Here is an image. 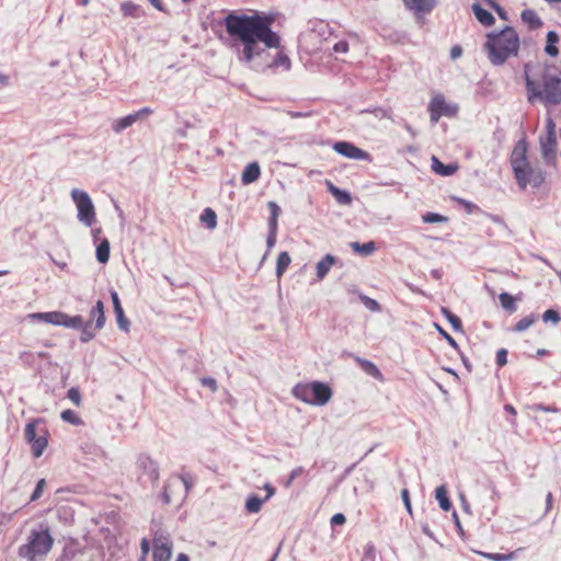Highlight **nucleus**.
Wrapping results in <instances>:
<instances>
[{
  "mask_svg": "<svg viewBox=\"0 0 561 561\" xmlns=\"http://www.w3.org/2000/svg\"><path fill=\"white\" fill-rule=\"evenodd\" d=\"M358 298H359L360 302H362V304H363V305H364L368 310H370V311H373V312H380V311H381V306H380V304H379L377 300H375V299H373V298H370V297H368V296L364 295L363 293H359V294H358Z\"/></svg>",
  "mask_w": 561,
  "mask_h": 561,
  "instance_id": "nucleus-42",
  "label": "nucleus"
},
{
  "mask_svg": "<svg viewBox=\"0 0 561 561\" xmlns=\"http://www.w3.org/2000/svg\"><path fill=\"white\" fill-rule=\"evenodd\" d=\"M42 425H46V422L44 419H34L31 422H28L24 430V437L25 440L31 445L39 435Z\"/></svg>",
  "mask_w": 561,
  "mask_h": 561,
  "instance_id": "nucleus-25",
  "label": "nucleus"
},
{
  "mask_svg": "<svg viewBox=\"0 0 561 561\" xmlns=\"http://www.w3.org/2000/svg\"><path fill=\"white\" fill-rule=\"evenodd\" d=\"M528 144L525 138L519 139L511 153V167L518 186L525 190L527 185L539 188L546 179V173L539 168H533L527 158Z\"/></svg>",
  "mask_w": 561,
  "mask_h": 561,
  "instance_id": "nucleus-4",
  "label": "nucleus"
},
{
  "mask_svg": "<svg viewBox=\"0 0 561 561\" xmlns=\"http://www.w3.org/2000/svg\"><path fill=\"white\" fill-rule=\"evenodd\" d=\"M427 110L430 113L431 123L436 124L443 116H457L459 106L456 103H447L443 94H436L434 98H432Z\"/></svg>",
  "mask_w": 561,
  "mask_h": 561,
  "instance_id": "nucleus-9",
  "label": "nucleus"
},
{
  "mask_svg": "<svg viewBox=\"0 0 561 561\" xmlns=\"http://www.w3.org/2000/svg\"><path fill=\"white\" fill-rule=\"evenodd\" d=\"M61 327L80 331V342L89 343L95 337V332L92 330V321H84L80 314L69 316L64 312Z\"/></svg>",
  "mask_w": 561,
  "mask_h": 561,
  "instance_id": "nucleus-10",
  "label": "nucleus"
},
{
  "mask_svg": "<svg viewBox=\"0 0 561 561\" xmlns=\"http://www.w3.org/2000/svg\"><path fill=\"white\" fill-rule=\"evenodd\" d=\"M472 12L476 19L484 26H491L495 22L493 14L484 9L480 3L476 2L472 4Z\"/></svg>",
  "mask_w": 561,
  "mask_h": 561,
  "instance_id": "nucleus-26",
  "label": "nucleus"
},
{
  "mask_svg": "<svg viewBox=\"0 0 561 561\" xmlns=\"http://www.w3.org/2000/svg\"><path fill=\"white\" fill-rule=\"evenodd\" d=\"M328 191L332 194V196L335 198V201L341 205H350L353 201L352 195L348 191L344 188H340L332 184L331 182H328Z\"/></svg>",
  "mask_w": 561,
  "mask_h": 561,
  "instance_id": "nucleus-28",
  "label": "nucleus"
},
{
  "mask_svg": "<svg viewBox=\"0 0 561 561\" xmlns=\"http://www.w3.org/2000/svg\"><path fill=\"white\" fill-rule=\"evenodd\" d=\"M458 203L463 206L467 214L483 213L478 205L467 199L458 198Z\"/></svg>",
  "mask_w": 561,
  "mask_h": 561,
  "instance_id": "nucleus-52",
  "label": "nucleus"
},
{
  "mask_svg": "<svg viewBox=\"0 0 561 561\" xmlns=\"http://www.w3.org/2000/svg\"><path fill=\"white\" fill-rule=\"evenodd\" d=\"M275 18L272 12L254 11L249 15L231 11L222 19L228 46L241 64L259 72L290 69V58L280 48L279 34L273 30Z\"/></svg>",
  "mask_w": 561,
  "mask_h": 561,
  "instance_id": "nucleus-1",
  "label": "nucleus"
},
{
  "mask_svg": "<svg viewBox=\"0 0 561 561\" xmlns=\"http://www.w3.org/2000/svg\"><path fill=\"white\" fill-rule=\"evenodd\" d=\"M49 432L47 425H42L37 438L31 444V450L34 458H39L48 445Z\"/></svg>",
  "mask_w": 561,
  "mask_h": 561,
  "instance_id": "nucleus-20",
  "label": "nucleus"
},
{
  "mask_svg": "<svg viewBox=\"0 0 561 561\" xmlns=\"http://www.w3.org/2000/svg\"><path fill=\"white\" fill-rule=\"evenodd\" d=\"M377 33L386 41L392 44L404 43L409 35L404 31L396 30L389 25L380 24L376 27Z\"/></svg>",
  "mask_w": 561,
  "mask_h": 561,
  "instance_id": "nucleus-16",
  "label": "nucleus"
},
{
  "mask_svg": "<svg viewBox=\"0 0 561 561\" xmlns=\"http://www.w3.org/2000/svg\"><path fill=\"white\" fill-rule=\"evenodd\" d=\"M519 36L513 26L506 25L499 32L486 34L484 50L493 66H502L510 57L517 56Z\"/></svg>",
  "mask_w": 561,
  "mask_h": 561,
  "instance_id": "nucleus-3",
  "label": "nucleus"
},
{
  "mask_svg": "<svg viewBox=\"0 0 561 561\" xmlns=\"http://www.w3.org/2000/svg\"><path fill=\"white\" fill-rule=\"evenodd\" d=\"M261 175V168L259 162L253 161L247 164L241 174V182L243 185H249L259 180Z\"/></svg>",
  "mask_w": 561,
  "mask_h": 561,
  "instance_id": "nucleus-23",
  "label": "nucleus"
},
{
  "mask_svg": "<svg viewBox=\"0 0 561 561\" xmlns=\"http://www.w3.org/2000/svg\"><path fill=\"white\" fill-rule=\"evenodd\" d=\"M350 49V45L347 41H339L333 45V50L337 54H345Z\"/></svg>",
  "mask_w": 561,
  "mask_h": 561,
  "instance_id": "nucleus-61",
  "label": "nucleus"
},
{
  "mask_svg": "<svg viewBox=\"0 0 561 561\" xmlns=\"http://www.w3.org/2000/svg\"><path fill=\"white\" fill-rule=\"evenodd\" d=\"M121 11L124 16H130V18H139L144 13L141 10V7L131 1L122 2Z\"/></svg>",
  "mask_w": 561,
  "mask_h": 561,
  "instance_id": "nucleus-39",
  "label": "nucleus"
},
{
  "mask_svg": "<svg viewBox=\"0 0 561 561\" xmlns=\"http://www.w3.org/2000/svg\"><path fill=\"white\" fill-rule=\"evenodd\" d=\"M401 499L403 501V504H404V507L407 510V512L412 515V504H411V500H410V492L408 489H403L401 490Z\"/></svg>",
  "mask_w": 561,
  "mask_h": 561,
  "instance_id": "nucleus-59",
  "label": "nucleus"
},
{
  "mask_svg": "<svg viewBox=\"0 0 561 561\" xmlns=\"http://www.w3.org/2000/svg\"><path fill=\"white\" fill-rule=\"evenodd\" d=\"M524 80L529 104L540 103L545 107L561 104V71L554 64L545 62L535 71L530 64H525Z\"/></svg>",
  "mask_w": 561,
  "mask_h": 561,
  "instance_id": "nucleus-2",
  "label": "nucleus"
},
{
  "mask_svg": "<svg viewBox=\"0 0 561 561\" xmlns=\"http://www.w3.org/2000/svg\"><path fill=\"white\" fill-rule=\"evenodd\" d=\"M360 113H371L378 118H385L388 116L387 110H385L380 106H376L373 108H366V110L360 111Z\"/></svg>",
  "mask_w": 561,
  "mask_h": 561,
  "instance_id": "nucleus-58",
  "label": "nucleus"
},
{
  "mask_svg": "<svg viewBox=\"0 0 561 561\" xmlns=\"http://www.w3.org/2000/svg\"><path fill=\"white\" fill-rule=\"evenodd\" d=\"M530 410L534 412H547V413H557L559 409L554 405H546L542 403H535L530 407Z\"/></svg>",
  "mask_w": 561,
  "mask_h": 561,
  "instance_id": "nucleus-53",
  "label": "nucleus"
},
{
  "mask_svg": "<svg viewBox=\"0 0 561 561\" xmlns=\"http://www.w3.org/2000/svg\"><path fill=\"white\" fill-rule=\"evenodd\" d=\"M483 214L497 226L499 234L501 237H503V238L512 237V230L507 227V225L505 224L504 219L501 216L490 214V213H484V211H483Z\"/></svg>",
  "mask_w": 561,
  "mask_h": 561,
  "instance_id": "nucleus-35",
  "label": "nucleus"
},
{
  "mask_svg": "<svg viewBox=\"0 0 561 561\" xmlns=\"http://www.w3.org/2000/svg\"><path fill=\"white\" fill-rule=\"evenodd\" d=\"M84 551L85 547L78 539H65L62 551L56 561H72L77 556L83 554Z\"/></svg>",
  "mask_w": 561,
  "mask_h": 561,
  "instance_id": "nucleus-13",
  "label": "nucleus"
},
{
  "mask_svg": "<svg viewBox=\"0 0 561 561\" xmlns=\"http://www.w3.org/2000/svg\"><path fill=\"white\" fill-rule=\"evenodd\" d=\"M363 369L370 376L375 378H381L382 374L380 369L370 360L368 359H362L360 360Z\"/></svg>",
  "mask_w": 561,
  "mask_h": 561,
  "instance_id": "nucleus-44",
  "label": "nucleus"
},
{
  "mask_svg": "<svg viewBox=\"0 0 561 561\" xmlns=\"http://www.w3.org/2000/svg\"><path fill=\"white\" fill-rule=\"evenodd\" d=\"M53 545L54 538L48 527L33 529L27 537V542L19 547L18 554L27 561H35L37 556L48 554Z\"/></svg>",
  "mask_w": 561,
  "mask_h": 561,
  "instance_id": "nucleus-5",
  "label": "nucleus"
},
{
  "mask_svg": "<svg viewBox=\"0 0 561 561\" xmlns=\"http://www.w3.org/2000/svg\"><path fill=\"white\" fill-rule=\"evenodd\" d=\"M520 18L523 22L527 23L530 30H537L542 26V21L533 9H525L522 11Z\"/></svg>",
  "mask_w": 561,
  "mask_h": 561,
  "instance_id": "nucleus-31",
  "label": "nucleus"
},
{
  "mask_svg": "<svg viewBox=\"0 0 561 561\" xmlns=\"http://www.w3.org/2000/svg\"><path fill=\"white\" fill-rule=\"evenodd\" d=\"M138 471V482L146 486L151 484L154 486L160 478L159 463L148 454H139L136 461Z\"/></svg>",
  "mask_w": 561,
  "mask_h": 561,
  "instance_id": "nucleus-8",
  "label": "nucleus"
},
{
  "mask_svg": "<svg viewBox=\"0 0 561 561\" xmlns=\"http://www.w3.org/2000/svg\"><path fill=\"white\" fill-rule=\"evenodd\" d=\"M290 262H291V259H290V255L288 254V252L283 251L278 254L277 261H276V268H275V274H276L277 278H280L284 275V273L286 272Z\"/></svg>",
  "mask_w": 561,
  "mask_h": 561,
  "instance_id": "nucleus-38",
  "label": "nucleus"
},
{
  "mask_svg": "<svg viewBox=\"0 0 561 561\" xmlns=\"http://www.w3.org/2000/svg\"><path fill=\"white\" fill-rule=\"evenodd\" d=\"M507 350L506 348H500L496 352L495 356V363L499 367H503L507 364Z\"/></svg>",
  "mask_w": 561,
  "mask_h": 561,
  "instance_id": "nucleus-56",
  "label": "nucleus"
},
{
  "mask_svg": "<svg viewBox=\"0 0 561 561\" xmlns=\"http://www.w3.org/2000/svg\"><path fill=\"white\" fill-rule=\"evenodd\" d=\"M331 525L332 527H335V526H342L345 524L346 522V517L344 514L342 513H336L334 514L332 517H331Z\"/></svg>",
  "mask_w": 561,
  "mask_h": 561,
  "instance_id": "nucleus-64",
  "label": "nucleus"
},
{
  "mask_svg": "<svg viewBox=\"0 0 561 561\" xmlns=\"http://www.w3.org/2000/svg\"><path fill=\"white\" fill-rule=\"evenodd\" d=\"M350 247L352 250L363 256H369L376 251V243L374 241H368L365 243H359L357 241L351 242Z\"/></svg>",
  "mask_w": 561,
  "mask_h": 561,
  "instance_id": "nucleus-33",
  "label": "nucleus"
},
{
  "mask_svg": "<svg viewBox=\"0 0 561 561\" xmlns=\"http://www.w3.org/2000/svg\"><path fill=\"white\" fill-rule=\"evenodd\" d=\"M199 381L202 386L209 388L211 392H216L218 389L217 380L213 377H203Z\"/></svg>",
  "mask_w": 561,
  "mask_h": 561,
  "instance_id": "nucleus-57",
  "label": "nucleus"
},
{
  "mask_svg": "<svg viewBox=\"0 0 561 561\" xmlns=\"http://www.w3.org/2000/svg\"><path fill=\"white\" fill-rule=\"evenodd\" d=\"M110 241L107 238H102L100 242L96 244L95 256L99 263L105 264L110 260Z\"/></svg>",
  "mask_w": 561,
  "mask_h": 561,
  "instance_id": "nucleus-32",
  "label": "nucleus"
},
{
  "mask_svg": "<svg viewBox=\"0 0 561 561\" xmlns=\"http://www.w3.org/2000/svg\"><path fill=\"white\" fill-rule=\"evenodd\" d=\"M60 417L64 422L70 423L72 425H80L82 424V420L78 416V414L70 410H64L60 414Z\"/></svg>",
  "mask_w": 561,
  "mask_h": 561,
  "instance_id": "nucleus-46",
  "label": "nucleus"
},
{
  "mask_svg": "<svg viewBox=\"0 0 561 561\" xmlns=\"http://www.w3.org/2000/svg\"><path fill=\"white\" fill-rule=\"evenodd\" d=\"M440 312L444 316V318L450 323L455 332H463L462 322L458 316H456L447 307H442Z\"/></svg>",
  "mask_w": 561,
  "mask_h": 561,
  "instance_id": "nucleus-34",
  "label": "nucleus"
},
{
  "mask_svg": "<svg viewBox=\"0 0 561 561\" xmlns=\"http://www.w3.org/2000/svg\"><path fill=\"white\" fill-rule=\"evenodd\" d=\"M538 320V316L536 313H530L529 316H526L518 320L515 325L512 328V331L514 332H524L529 327H531L536 321Z\"/></svg>",
  "mask_w": 561,
  "mask_h": 561,
  "instance_id": "nucleus-41",
  "label": "nucleus"
},
{
  "mask_svg": "<svg viewBox=\"0 0 561 561\" xmlns=\"http://www.w3.org/2000/svg\"><path fill=\"white\" fill-rule=\"evenodd\" d=\"M89 320L92 321V330L93 332H98L102 330L105 325L106 318L104 312V304L102 300H98L95 305L91 308L89 313Z\"/></svg>",
  "mask_w": 561,
  "mask_h": 561,
  "instance_id": "nucleus-17",
  "label": "nucleus"
},
{
  "mask_svg": "<svg viewBox=\"0 0 561 561\" xmlns=\"http://www.w3.org/2000/svg\"><path fill=\"white\" fill-rule=\"evenodd\" d=\"M304 471L305 469L302 467H296L295 469H293L288 477V480L285 483V486H289L296 478L304 473Z\"/></svg>",
  "mask_w": 561,
  "mask_h": 561,
  "instance_id": "nucleus-62",
  "label": "nucleus"
},
{
  "mask_svg": "<svg viewBox=\"0 0 561 561\" xmlns=\"http://www.w3.org/2000/svg\"><path fill=\"white\" fill-rule=\"evenodd\" d=\"M337 262V257L333 254H325L316 265L317 278L318 280H322L331 267Z\"/></svg>",
  "mask_w": 561,
  "mask_h": 561,
  "instance_id": "nucleus-24",
  "label": "nucleus"
},
{
  "mask_svg": "<svg viewBox=\"0 0 561 561\" xmlns=\"http://www.w3.org/2000/svg\"><path fill=\"white\" fill-rule=\"evenodd\" d=\"M33 320L45 322L48 324L61 327L62 324V311H48V312H35L28 316Z\"/></svg>",
  "mask_w": 561,
  "mask_h": 561,
  "instance_id": "nucleus-22",
  "label": "nucleus"
},
{
  "mask_svg": "<svg viewBox=\"0 0 561 561\" xmlns=\"http://www.w3.org/2000/svg\"><path fill=\"white\" fill-rule=\"evenodd\" d=\"M46 485V480L45 479H39L31 494V497H30V501L31 502H35L37 500H39L43 495V492H44V488Z\"/></svg>",
  "mask_w": 561,
  "mask_h": 561,
  "instance_id": "nucleus-50",
  "label": "nucleus"
},
{
  "mask_svg": "<svg viewBox=\"0 0 561 561\" xmlns=\"http://www.w3.org/2000/svg\"><path fill=\"white\" fill-rule=\"evenodd\" d=\"M291 392L296 399L317 407L327 404L332 398L331 387L322 381L297 383Z\"/></svg>",
  "mask_w": 561,
  "mask_h": 561,
  "instance_id": "nucleus-6",
  "label": "nucleus"
},
{
  "mask_svg": "<svg viewBox=\"0 0 561 561\" xmlns=\"http://www.w3.org/2000/svg\"><path fill=\"white\" fill-rule=\"evenodd\" d=\"M499 299L502 308L508 313H514L517 310L516 298L510 293H501Z\"/></svg>",
  "mask_w": 561,
  "mask_h": 561,
  "instance_id": "nucleus-36",
  "label": "nucleus"
},
{
  "mask_svg": "<svg viewBox=\"0 0 561 561\" xmlns=\"http://www.w3.org/2000/svg\"><path fill=\"white\" fill-rule=\"evenodd\" d=\"M453 520H454V524H455V527L457 529L458 535L461 538H465L466 533H465V530L462 528L461 522H460L459 516H458L456 511L453 512Z\"/></svg>",
  "mask_w": 561,
  "mask_h": 561,
  "instance_id": "nucleus-63",
  "label": "nucleus"
},
{
  "mask_svg": "<svg viewBox=\"0 0 561 561\" xmlns=\"http://www.w3.org/2000/svg\"><path fill=\"white\" fill-rule=\"evenodd\" d=\"M67 398L73 402L77 407L81 403V393L80 390L76 387H72L67 392Z\"/></svg>",
  "mask_w": 561,
  "mask_h": 561,
  "instance_id": "nucleus-54",
  "label": "nucleus"
},
{
  "mask_svg": "<svg viewBox=\"0 0 561 561\" xmlns=\"http://www.w3.org/2000/svg\"><path fill=\"white\" fill-rule=\"evenodd\" d=\"M432 170L440 176H450L458 170L459 165L456 162L445 164L436 156L431 158Z\"/></svg>",
  "mask_w": 561,
  "mask_h": 561,
  "instance_id": "nucleus-21",
  "label": "nucleus"
},
{
  "mask_svg": "<svg viewBox=\"0 0 561 561\" xmlns=\"http://www.w3.org/2000/svg\"><path fill=\"white\" fill-rule=\"evenodd\" d=\"M560 41L559 34L556 31H549L546 35L545 53L550 57L559 56L558 43Z\"/></svg>",
  "mask_w": 561,
  "mask_h": 561,
  "instance_id": "nucleus-27",
  "label": "nucleus"
},
{
  "mask_svg": "<svg viewBox=\"0 0 561 561\" xmlns=\"http://www.w3.org/2000/svg\"><path fill=\"white\" fill-rule=\"evenodd\" d=\"M265 502L266 499H262L256 494H250L245 501V510L251 514L259 513Z\"/></svg>",
  "mask_w": 561,
  "mask_h": 561,
  "instance_id": "nucleus-37",
  "label": "nucleus"
},
{
  "mask_svg": "<svg viewBox=\"0 0 561 561\" xmlns=\"http://www.w3.org/2000/svg\"><path fill=\"white\" fill-rule=\"evenodd\" d=\"M180 479L184 484L186 493L190 492L195 484V478L191 473L185 472L180 474Z\"/></svg>",
  "mask_w": 561,
  "mask_h": 561,
  "instance_id": "nucleus-55",
  "label": "nucleus"
},
{
  "mask_svg": "<svg viewBox=\"0 0 561 561\" xmlns=\"http://www.w3.org/2000/svg\"><path fill=\"white\" fill-rule=\"evenodd\" d=\"M434 327L436 329V331L439 333V335L454 348L456 350L458 353H460V347H459V344L457 343V341L446 331L443 329V327H440L438 323H434Z\"/></svg>",
  "mask_w": 561,
  "mask_h": 561,
  "instance_id": "nucleus-43",
  "label": "nucleus"
},
{
  "mask_svg": "<svg viewBox=\"0 0 561 561\" xmlns=\"http://www.w3.org/2000/svg\"><path fill=\"white\" fill-rule=\"evenodd\" d=\"M268 209H270V217L267 220V227L268 232L273 231V233H277L278 228V217L280 215V207L277 205L276 202H268L267 203Z\"/></svg>",
  "mask_w": 561,
  "mask_h": 561,
  "instance_id": "nucleus-29",
  "label": "nucleus"
},
{
  "mask_svg": "<svg viewBox=\"0 0 561 561\" xmlns=\"http://www.w3.org/2000/svg\"><path fill=\"white\" fill-rule=\"evenodd\" d=\"M140 549H141V556L139 558V561H146L147 556L150 551V543L147 538H142L140 542Z\"/></svg>",
  "mask_w": 561,
  "mask_h": 561,
  "instance_id": "nucleus-60",
  "label": "nucleus"
},
{
  "mask_svg": "<svg viewBox=\"0 0 561 561\" xmlns=\"http://www.w3.org/2000/svg\"><path fill=\"white\" fill-rule=\"evenodd\" d=\"M485 559L492 561H511L514 557V553H492V552H481L480 553Z\"/></svg>",
  "mask_w": 561,
  "mask_h": 561,
  "instance_id": "nucleus-48",
  "label": "nucleus"
},
{
  "mask_svg": "<svg viewBox=\"0 0 561 561\" xmlns=\"http://www.w3.org/2000/svg\"><path fill=\"white\" fill-rule=\"evenodd\" d=\"M435 499L437 500L438 505H439L442 511L448 512V511L451 510L453 504H451V501H450V499L448 496V490H447V486L445 484H442V485L436 488V490H435Z\"/></svg>",
  "mask_w": 561,
  "mask_h": 561,
  "instance_id": "nucleus-30",
  "label": "nucleus"
},
{
  "mask_svg": "<svg viewBox=\"0 0 561 561\" xmlns=\"http://www.w3.org/2000/svg\"><path fill=\"white\" fill-rule=\"evenodd\" d=\"M71 198L77 207V218L85 227H92L95 222V207L90 195L82 190L73 188Z\"/></svg>",
  "mask_w": 561,
  "mask_h": 561,
  "instance_id": "nucleus-7",
  "label": "nucleus"
},
{
  "mask_svg": "<svg viewBox=\"0 0 561 561\" xmlns=\"http://www.w3.org/2000/svg\"><path fill=\"white\" fill-rule=\"evenodd\" d=\"M172 557V542L168 537L153 539V561H170Z\"/></svg>",
  "mask_w": 561,
  "mask_h": 561,
  "instance_id": "nucleus-14",
  "label": "nucleus"
},
{
  "mask_svg": "<svg viewBox=\"0 0 561 561\" xmlns=\"http://www.w3.org/2000/svg\"><path fill=\"white\" fill-rule=\"evenodd\" d=\"M332 148L340 156L352 159V160H359V161H367V162L373 161V157L368 151L363 150L362 148L355 146L351 141H346V140L335 141L333 144Z\"/></svg>",
  "mask_w": 561,
  "mask_h": 561,
  "instance_id": "nucleus-11",
  "label": "nucleus"
},
{
  "mask_svg": "<svg viewBox=\"0 0 561 561\" xmlns=\"http://www.w3.org/2000/svg\"><path fill=\"white\" fill-rule=\"evenodd\" d=\"M110 295H111V300H112V304H113L114 313H115V317H116L117 327L122 331L128 332L129 331V327H130V322H129V320L125 316V312H124V309H123L119 296H118L117 291L114 290V289H111Z\"/></svg>",
  "mask_w": 561,
  "mask_h": 561,
  "instance_id": "nucleus-15",
  "label": "nucleus"
},
{
  "mask_svg": "<svg viewBox=\"0 0 561 561\" xmlns=\"http://www.w3.org/2000/svg\"><path fill=\"white\" fill-rule=\"evenodd\" d=\"M422 221L425 222V224L447 222L448 221V217L443 216V215H440L438 213L428 211V213H425L422 216Z\"/></svg>",
  "mask_w": 561,
  "mask_h": 561,
  "instance_id": "nucleus-45",
  "label": "nucleus"
},
{
  "mask_svg": "<svg viewBox=\"0 0 561 561\" xmlns=\"http://www.w3.org/2000/svg\"><path fill=\"white\" fill-rule=\"evenodd\" d=\"M541 319L546 323L551 322L557 324L561 320V317L558 310L550 308L542 313Z\"/></svg>",
  "mask_w": 561,
  "mask_h": 561,
  "instance_id": "nucleus-49",
  "label": "nucleus"
},
{
  "mask_svg": "<svg viewBox=\"0 0 561 561\" xmlns=\"http://www.w3.org/2000/svg\"><path fill=\"white\" fill-rule=\"evenodd\" d=\"M486 4L493 9L499 18L503 21H508V13L496 0H484Z\"/></svg>",
  "mask_w": 561,
  "mask_h": 561,
  "instance_id": "nucleus-47",
  "label": "nucleus"
},
{
  "mask_svg": "<svg viewBox=\"0 0 561 561\" xmlns=\"http://www.w3.org/2000/svg\"><path fill=\"white\" fill-rule=\"evenodd\" d=\"M199 220L204 224L208 229H215L217 226V215L215 210L207 207L203 210L199 216Z\"/></svg>",
  "mask_w": 561,
  "mask_h": 561,
  "instance_id": "nucleus-40",
  "label": "nucleus"
},
{
  "mask_svg": "<svg viewBox=\"0 0 561 561\" xmlns=\"http://www.w3.org/2000/svg\"><path fill=\"white\" fill-rule=\"evenodd\" d=\"M404 5L416 14H427L437 5V0H403Z\"/></svg>",
  "mask_w": 561,
  "mask_h": 561,
  "instance_id": "nucleus-18",
  "label": "nucleus"
},
{
  "mask_svg": "<svg viewBox=\"0 0 561 561\" xmlns=\"http://www.w3.org/2000/svg\"><path fill=\"white\" fill-rule=\"evenodd\" d=\"M540 147L545 160L550 161L556 159L557 151V136L556 134H547L546 138L540 139Z\"/></svg>",
  "mask_w": 561,
  "mask_h": 561,
  "instance_id": "nucleus-19",
  "label": "nucleus"
},
{
  "mask_svg": "<svg viewBox=\"0 0 561 561\" xmlns=\"http://www.w3.org/2000/svg\"><path fill=\"white\" fill-rule=\"evenodd\" d=\"M152 110L150 107H142L135 113L128 114L124 117H119L114 119L112 123V129L116 134L123 133L126 128L130 127L137 121L152 114Z\"/></svg>",
  "mask_w": 561,
  "mask_h": 561,
  "instance_id": "nucleus-12",
  "label": "nucleus"
},
{
  "mask_svg": "<svg viewBox=\"0 0 561 561\" xmlns=\"http://www.w3.org/2000/svg\"><path fill=\"white\" fill-rule=\"evenodd\" d=\"M362 561H376V548L373 542H368L365 546Z\"/></svg>",
  "mask_w": 561,
  "mask_h": 561,
  "instance_id": "nucleus-51",
  "label": "nucleus"
}]
</instances>
